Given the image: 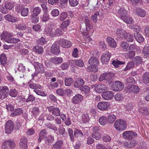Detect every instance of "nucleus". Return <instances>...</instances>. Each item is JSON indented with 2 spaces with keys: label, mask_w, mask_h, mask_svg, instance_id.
<instances>
[{
  "label": "nucleus",
  "mask_w": 149,
  "mask_h": 149,
  "mask_svg": "<svg viewBox=\"0 0 149 149\" xmlns=\"http://www.w3.org/2000/svg\"><path fill=\"white\" fill-rule=\"evenodd\" d=\"M68 133L70 137V141L73 142L74 141V137L77 138L78 139L80 140L84 136L83 133L82 131L77 128L74 130V135L73 130L71 128H69L68 129Z\"/></svg>",
  "instance_id": "obj_1"
},
{
  "label": "nucleus",
  "mask_w": 149,
  "mask_h": 149,
  "mask_svg": "<svg viewBox=\"0 0 149 149\" xmlns=\"http://www.w3.org/2000/svg\"><path fill=\"white\" fill-rule=\"evenodd\" d=\"M13 35L7 31H4L1 34V38L4 41L9 43H16L20 42V40L18 38H11Z\"/></svg>",
  "instance_id": "obj_2"
},
{
  "label": "nucleus",
  "mask_w": 149,
  "mask_h": 149,
  "mask_svg": "<svg viewBox=\"0 0 149 149\" xmlns=\"http://www.w3.org/2000/svg\"><path fill=\"white\" fill-rule=\"evenodd\" d=\"M114 74L112 72L104 73L100 76L99 80L100 81L104 80L106 84L109 85L113 81Z\"/></svg>",
  "instance_id": "obj_3"
},
{
  "label": "nucleus",
  "mask_w": 149,
  "mask_h": 149,
  "mask_svg": "<svg viewBox=\"0 0 149 149\" xmlns=\"http://www.w3.org/2000/svg\"><path fill=\"white\" fill-rule=\"evenodd\" d=\"M115 128L118 131L124 130L127 127L126 122L122 119L117 120L114 123Z\"/></svg>",
  "instance_id": "obj_4"
},
{
  "label": "nucleus",
  "mask_w": 149,
  "mask_h": 149,
  "mask_svg": "<svg viewBox=\"0 0 149 149\" xmlns=\"http://www.w3.org/2000/svg\"><path fill=\"white\" fill-rule=\"evenodd\" d=\"M111 89L115 91H118L122 90L124 88L123 83L119 81H116L111 84Z\"/></svg>",
  "instance_id": "obj_5"
},
{
  "label": "nucleus",
  "mask_w": 149,
  "mask_h": 149,
  "mask_svg": "<svg viewBox=\"0 0 149 149\" xmlns=\"http://www.w3.org/2000/svg\"><path fill=\"white\" fill-rule=\"evenodd\" d=\"M15 144L13 141L10 140L4 142L1 146L2 149H14Z\"/></svg>",
  "instance_id": "obj_6"
},
{
  "label": "nucleus",
  "mask_w": 149,
  "mask_h": 149,
  "mask_svg": "<svg viewBox=\"0 0 149 149\" xmlns=\"http://www.w3.org/2000/svg\"><path fill=\"white\" fill-rule=\"evenodd\" d=\"M14 125V122L11 120H8L5 124V132L7 134H10L13 131Z\"/></svg>",
  "instance_id": "obj_7"
},
{
  "label": "nucleus",
  "mask_w": 149,
  "mask_h": 149,
  "mask_svg": "<svg viewBox=\"0 0 149 149\" xmlns=\"http://www.w3.org/2000/svg\"><path fill=\"white\" fill-rule=\"evenodd\" d=\"M33 65L35 68L36 72L40 74L45 73V70L42 64L39 63L38 62H34Z\"/></svg>",
  "instance_id": "obj_8"
},
{
  "label": "nucleus",
  "mask_w": 149,
  "mask_h": 149,
  "mask_svg": "<svg viewBox=\"0 0 149 149\" xmlns=\"http://www.w3.org/2000/svg\"><path fill=\"white\" fill-rule=\"evenodd\" d=\"M60 46L58 41L55 42L52 45L50 49L51 53L55 55H57L60 52Z\"/></svg>",
  "instance_id": "obj_9"
},
{
  "label": "nucleus",
  "mask_w": 149,
  "mask_h": 149,
  "mask_svg": "<svg viewBox=\"0 0 149 149\" xmlns=\"http://www.w3.org/2000/svg\"><path fill=\"white\" fill-rule=\"evenodd\" d=\"M59 45L64 48H68L72 45L71 42L64 39H60L58 42Z\"/></svg>",
  "instance_id": "obj_10"
},
{
  "label": "nucleus",
  "mask_w": 149,
  "mask_h": 149,
  "mask_svg": "<svg viewBox=\"0 0 149 149\" xmlns=\"http://www.w3.org/2000/svg\"><path fill=\"white\" fill-rule=\"evenodd\" d=\"M48 111L54 116H58L61 115L60 111L59 108L55 107V106H49L47 107Z\"/></svg>",
  "instance_id": "obj_11"
},
{
  "label": "nucleus",
  "mask_w": 149,
  "mask_h": 149,
  "mask_svg": "<svg viewBox=\"0 0 149 149\" xmlns=\"http://www.w3.org/2000/svg\"><path fill=\"white\" fill-rule=\"evenodd\" d=\"M137 134L135 132L132 131H126L124 132L122 134L123 137L126 139H129L136 136Z\"/></svg>",
  "instance_id": "obj_12"
},
{
  "label": "nucleus",
  "mask_w": 149,
  "mask_h": 149,
  "mask_svg": "<svg viewBox=\"0 0 149 149\" xmlns=\"http://www.w3.org/2000/svg\"><path fill=\"white\" fill-rule=\"evenodd\" d=\"M109 105V103L108 102H102L98 104L97 108L101 110L107 111L108 110Z\"/></svg>",
  "instance_id": "obj_13"
},
{
  "label": "nucleus",
  "mask_w": 149,
  "mask_h": 149,
  "mask_svg": "<svg viewBox=\"0 0 149 149\" xmlns=\"http://www.w3.org/2000/svg\"><path fill=\"white\" fill-rule=\"evenodd\" d=\"M110 56V54L109 52H106L103 54L101 58L103 64H107Z\"/></svg>",
  "instance_id": "obj_14"
},
{
  "label": "nucleus",
  "mask_w": 149,
  "mask_h": 149,
  "mask_svg": "<svg viewBox=\"0 0 149 149\" xmlns=\"http://www.w3.org/2000/svg\"><path fill=\"white\" fill-rule=\"evenodd\" d=\"M17 70L19 71V75L20 78L23 77L26 74L25 67L23 64H19L18 65Z\"/></svg>",
  "instance_id": "obj_15"
},
{
  "label": "nucleus",
  "mask_w": 149,
  "mask_h": 149,
  "mask_svg": "<svg viewBox=\"0 0 149 149\" xmlns=\"http://www.w3.org/2000/svg\"><path fill=\"white\" fill-rule=\"evenodd\" d=\"M113 96V92L111 91H105L102 94V98L106 100H110L112 99Z\"/></svg>",
  "instance_id": "obj_16"
},
{
  "label": "nucleus",
  "mask_w": 149,
  "mask_h": 149,
  "mask_svg": "<svg viewBox=\"0 0 149 149\" xmlns=\"http://www.w3.org/2000/svg\"><path fill=\"white\" fill-rule=\"evenodd\" d=\"M27 139L26 137H22L20 140L19 146L22 149H27Z\"/></svg>",
  "instance_id": "obj_17"
},
{
  "label": "nucleus",
  "mask_w": 149,
  "mask_h": 149,
  "mask_svg": "<svg viewBox=\"0 0 149 149\" xmlns=\"http://www.w3.org/2000/svg\"><path fill=\"white\" fill-rule=\"evenodd\" d=\"M95 91L99 93H103L107 90L106 86L104 84H100L95 87Z\"/></svg>",
  "instance_id": "obj_18"
},
{
  "label": "nucleus",
  "mask_w": 149,
  "mask_h": 149,
  "mask_svg": "<svg viewBox=\"0 0 149 149\" xmlns=\"http://www.w3.org/2000/svg\"><path fill=\"white\" fill-rule=\"evenodd\" d=\"M83 100V96L78 94L76 95L72 98V102L74 104H77L80 103Z\"/></svg>",
  "instance_id": "obj_19"
},
{
  "label": "nucleus",
  "mask_w": 149,
  "mask_h": 149,
  "mask_svg": "<svg viewBox=\"0 0 149 149\" xmlns=\"http://www.w3.org/2000/svg\"><path fill=\"white\" fill-rule=\"evenodd\" d=\"M4 17L6 20L12 23H15L19 21L18 18L9 14L5 15Z\"/></svg>",
  "instance_id": "obj_20"
},
{
  "label": "nucleus",
  "mask_w": 149,
  "mask_h": 149,
  "mask_svg": "<svg viewBox=\"0 0 149 149\" xmlns=\"http://www.w3.org/2000/svg\"><path fill=\"white\" fill-rule=\"evenodd\" d=\"M142 80L143 83L149 86V72H145L143 74Z\"/></svg>",
  "instance_id": "obj_21"
},
{
  "label": "nucleus",
  "mask_w": 149,
  "mask_h": 149,
  "mask_svg": "<svg viewBox=\"0 0 149 149\" xmlns=\"http://www.w3.org/2000/svg\"><path fill=\"white\" fill-rule=\"evenodd\" d=\"M84 84V82L83 79L79 77L75 79L74 85L75 87L79 88L83 86Z\"/></svg>",
  "instance_id": "obj_22"
},
{
  "label": "nucleus",
  "mask_w": 149,
  "mask_h": 149,
  "mask_svg": "<svg viewBox=\"0 0 149 149\" xmlns=\"http://www.w3.org/2000/svg\"><path fill=\"white\" fill-rule=\"evenodd\" d=\"M116 34L117 36H119L122 39L125 37L127 35V33L126 31L122 29H118L116 31Z\"/></svg>",
  "instance_id": "obj_23"
},
{
  "label": "nucleus",
  "mask_w": 149,
  "mask_h": 149,
  "mask_svg": "<svg viewBox=\"0 0 149 149\" xmlns=\"http://www.w3.org/2000/svg\"><path fill=\"white\" fill-rule=\"evenodd\" d=\"M117 14L121 19H124V17L127 15V13L125 10L123 8H120L118 10Z\"/></svg>",
  "instance_id": "obj_24"
},
{
  "label": "nucleus",
  "mask_w": 149,
  "mask_h": 149,
  "mask_svg": "<svg viewBox=\"0 0 149 149\" xmlns=\"http://www.w3.org/2000/svg\"><path fill=\"white\" fill-rule=\"evenodd\" d=\"M127 90L130 92L134 93V94H137L139 92L140 88L138 86L136 85H132L128 86Z\"/></svg>",
  "instance_id": "obj_25"
},
{
  "label": "nucleus",
  "mask_w": 149,
  "mask_h": 149,
  "mask_svg": "<svg viewBox=\"0 0 149 149\" xmlns=\"http://www.w3.org/2000/svg\"><path fill=\"white\" fill-rule=\"evenodd\" d=\"M136 40L139 43H142L144 40V38L142 35L139 32L134 33V34Z\"/></svg>",
  "instance_id": "obj_26"
},
{
  "label": "nucleus",
  "mask_w": 149,
  "mask_h": 149,
  "mask_svg": "<svg viewBox=\"0 0 149 149\" xmlns=\"http://www.w3.org/2000/svg\"><path fill=\"white\" fill-rule=\"evenodd\" d=\"M63 145V141L61 140H58L54 144L52 145V149H62Z\"/></svg>",
  "instance_id": "obj_27"
},
{
  "label": "nucleus",
  "mask_w": 149,
  "mask_h": 149,
  "mask_svg": "<svg viewBox=\"0 0 149 149\" xmlns=\"http://www.w3.org/2000/svg\"><path fill=\"white\" fill-rule=\"evenodd\" d=\"M107 41L109 46L111 47L115 48L116 46V43L114 39L110 37L107 38Z\"/></svg>",
  "instance_id": "obj_28"
},
{
  "label": "nucleus",
  "mask_w": 149,
  "mask_h": 149,
  "mask_svg": "<svg viewBox=\"0 0 149 149\" xmlns=\"http://www.w3.org/2000/svg\"><path fill=\"white\" fill-rule=\"evenodd\" d=\"M136 14L138 16L143 17L146 14V11L143 9L139 8H137L135 10Z\"/></svg>",
  "instance_id": "obj_29"
},
{
  "label": "nucleus",
  "mask_w": 149,
  "mask_h": 149,
  "mask_svg": "<svg viewBox=\"0 0 149 149\" xmlns=\"http://www.w3.org/2000/svg\"><path fill=\"white\" fill-rule=\"evenodd\" d=\"M23 113L22 109L20 108H18L15 109L10 114V116L12 117H15L21 115Z\"/></svg>",
  "instance_id": "obj_30"
},
{
  "label": "nucleus",
  "mask_w": 149,
  "mask_h": 149,
  "mask_svg": "<svg viewBox=\"0 0 149 149\" xmlns=\"http://www.w3.org/2000/svg\"><path fill=\"white\" fill-rule=\"evenodd\" d=\"M79 89L82 91L84 92L86 95H88L89 94L90 88L87 86L83 85Z\"/></svg>",
  "instance_id": "obj_31"
},
{
  "label": "nucleus",
  "mask_w": 149,
  "mask_h": 149,
  "mask_svg": "<svg viewBox=\"0 0 149 149\" xmlns=\"http://www.w3.org/2000/svg\"><path fill=\"white\" fill-rule=\"evenodd\" d=\"M52 62L55 65L59 64L61 63L63 61V58L61 57H55L51 58Z\"/></svg>",
  "instance_id": "obj_32"
},
{
  "label": "nucleus",
  "mask_w": 149,
  "mask_h": 149,
  "mask_svg": "<svg viewBox=\"0 0 149 149\" xmlns=\"http://www.w3.org/2000/svg\"><path fill=\"white\" fill-rule=\"evenodd\" d=\"M58 130L59 134L61 136L65 137L68 136L67 133H65V129L63 126H60Z\"/></svg>",
  "instance_id": "obj_33"
},
{
  "label": "nucleus",
  "mask_w": 149,
  "mask_h": 149,
  "mask_svg": "<svg viewBox=\"0 0 149 149\" xmlns=\"http://www.w3.org/2000/svg\"><path fill=\"white\" fill-rule=\"evenodd\" d=\"M125 84L127 85H129V86L134 85L136 82L134 78L132 77L127 78L125 80Z\"/></svg>",
  "instance_id": "obj_34"
},
{
  "label": "nucleus",
  "mask_w": 149,
  "mask_h": 149,
  "mask_svg": "<svg viewBox=\"0 0 149 149\" xmlns=\"http://www.w3.org/2000/svg\"><path fill=\"white\" fill-rule=\"evenodd\" d=\"M31 81H30L28 83V84H30L29 85L31 88L36 89L37 88L41 89L42 88V86L36 83H31Z\"/></svg>",
  "instance_id": "obj_35"
},
{
  "label": "nucleus",
  "mask_w": 149,
  "mask_h": 149,
  "mask_svg": "<svg viewBox=\"0 0 149 149\" xmlns=\"http://www.w3.org/2000/svg\"><path fill=\"white\" fill-rule=\"evenodd\" d=\"M88 63L90 65H97L99 63V61L97 58L92 57L89 59Z\"/></svg>",
  "instance_id": "obj_36"
},
{
  "label": "nucleus",
  "mask_w": 149,
  "mask_h": 149,
  "mask_svg": "<svg viewBox=\"0 0 149 149\" xmlns=\"http://www.w3.org/2000/svg\"><path fill=\"white\" fill-rule=\"evenodd\" d=\"M32 113L33 117L36 118L37 117L39 116L40 111L38 107H34L33 108Z\"/></svg>",
  "instance_id": "obj_37"
},
{
  "label": "nucleus",
  "mask_w": 149,
  "mask_h": 149,
  "mask_svg": "<svg viewBox=\"0 0 149 149\" xmlns=\"http://www.w3.org/2000/svg\"><path fill=\"white\" fill-rule=\"evenodd\" d=\"M70 20L68 19H67L63 22L62 23L60 27L61 29L63 31H64V30H66L67 27L69 26L70 23Z\"/></svg>",
  "instance_id": "obj_38"
},
{
  "label": "nucleus",
  "mask_w": 149,
  "mask_h": 149,
  "mask_svg": "<svg viewBox=\"0 0 149 149\" xmlns=\"http://www.w3.org/2000/svg\"><path fill=\"white\" fill-rule=\"evenodd\" d=\"M136 143V141L134 139H132L130 141L129 143H127L125 144L126 147L129 148H132L134 147Z\"/></svg>",
  "instance_id": "obj_39"
},
{
  "label": "nucleus",
  "mask_w": 149,
  "mask_h": 149,
  "mask_svg": "<svg viewBox=\"0 0 149 149\" xmlns=\"http://www.w3.org/2000/svg\"><path fill=\"white\" fill-rule=\"evenodd\" d=\"M33 50L36 53H37L39 54L42 53L43 52V49L41 46L38 45H36L33 48Z\"/></svg>",
  "instance_id": "obj_40"
},
{
  "label": "nucleus",
  "mask_w": 149,
  "mask_h": 149,
  "mask_svg": "<svg viewBox=\"0 0 149 149\" xmlns=\"http://www.w3.org/2000/svg\"><path fill=\"white\" fill-rule=\"evenodd\" d=\"M1 63L3 66L5 65L7 63V59L6 55L2 53L0 56Z\"/></svg>",
  "instance_id": "obj_41"
},
{
  "label": "nucleus",
  "mask_w": 149,
  "mask_h": 149,
  "mask_svg": "<svg viewBox=\"0 0 149 149\" xmlns=\"http://www.w3.org/2000/svg\"><path fill=\"white\" fill-rule=\"evenodd\" d=\"M107 123L108 124H112L116 118V116L114 115H110L107 117Z\"/></svg>",
  "instance_id": "obj_42"
},
{
  "label": "nucleus",
  "mask_w": 149,
  "mask_h": 149,
  "mask_svg": "<svg viewBox=\"0 0 149 149\" xmlns=\"http://www.w3.org/2000/svg\"><path fill=\"white\" fill-rule=\"evenodd\" d=\"M112 64L116 68H117L119 67V65L125 64V61H120L117 59L116 61L113 60L112 61Z\"/></svg>",
  "instance_id": "obj_43"
},
{
  "label": "nucleus",
  "mask_w": 149,
  "mask_h": 149,
  "mask_svg": "<svg viewBox=\"0 0 149 149\" xmlns=\"http://www.w3.org/2000/svg\"><path fill=\"white\" fill-rule=\"evenodd\" d=\"M124 19H121L125 23L128 24H131L133 21V19L132 18L130 17L127 14L125 15V16L124 17Z\"/></svg>",
  "instance_id": "obj_44"
},
{
  "label": "nucleus",
  "mask_w": 149,
  "mask_h": 149,
  "mask_svg": "<svg viewBox=\"0 0 149 149\" xmlns=\"http://www.w3.org/2000/svg\"><path fill=\"white\" fill-rule=\"evenodd\" d=\"M72 62L74 63L75 65L80 67H83L84 65V63L83 61L80 59L77 60H73L72 61Z\"/></svg>",
  "instance_id": "obj_45"
},
{
  "label": "nucleus",
  "mask_w": 149,
  "mask_h": 149,
  "mask_svg": "<svg viewBox=\"0 0 149 149\" xmlns=\"http://www.w3.org/2000/svg\"><path fill=\"white\" fill-rule=\"evenodd\" d=\"M99 122L100 125H104L107 123V118L104 116H102L99 118Z\"/></svg>",
  "instance_id": "obj_46"
},
{
  "label": "nucleus",
  "mask_w": 149,
  "mask_h": 149,
  "mask_svg": "<svg viewBox=\"0 0 149 149\" xmlns=\"http://www.w3.org/2000/svg\"><path fill=\"white\" fill-rule=\"evenodd\" d=\"M18 92L14 88L11 89L9 91L8 95L13 97H17L18 94Z\"/></svg>",
  "instance_id": "obj_47"
},
{
  "label": "nucleus",
  "mask_w": 149,
  "mask_h": 149,
  "mask_svg": "<svg viewBox=\"0 0 149 149\" xmlns=\"http://www.w3.org/2000/svg\"><path fill=\"white\" fill-rule=\"evenodd\" d=\"M130 28L131 29L136 31V32L141 31V29L140 27L136 24H133L130 26Z\"/></svg>",
  "instance_id": "obj_48"
},
{
  "label": "nucleus",
  "mask_w": 149,
  "mask_h": 149,
  "mask_svg": "<svg viewBox=\"0 0 149 149\" xmlns=\"http://www.w3.org/2000/svg\"><path fill=\"white\" fill-rule=\"evenodd\" d=\"M98 67L97 65H91L88 68V72H97L98 71Z\"/></svg>",
  "instance_id": "obj_49"
},
{
  "label": "nucleus",
  "mask_w": 149,
  "mask_h": 149,
  "mask_svg": "<svg viewBox=\"0 0 149 149\" xmlns=\"http://www.w3.org/2000/svg\"><path fill=\"white\" fill-rule=\"evenodd\" d=\"M31 22L33 23H37L39 21L38 15L32 14L31 15Z\"/></svg>",
  "instance_id": "obj_50"
},
{
  "label": "nucleus",
  "mask_w": 149,
  "mask_h": 149,
  "mask_svg": "<svg viewBox=\"0 0 149 149\" xmlns=\"http://www.w3.org/2000/svg\"><path fill=\"white\" fill-rule=\"evenodd\" d=\"M4 6L6 9L10 10L12 9L13 7V3L10 1H8L5 3Z\"/></svg>",
  "instance_id": "obj_51"
},
{
  "label": "nucleus",
  "mask_w": 149,
  "mask_h": 149,
  "mask_svg": "<svg viewBox=\"0 0 149 149\" xmlns=\"http://www.w3.org/2000/svg\"><path fill=\"white\" fill-rule=\"evenodd\" d=\"M89 120V117L88 114L87 113L84 114L82 116L81 121L84 123H86L88 122Z\"/></svg>",
  "instance_id": "obj_52"
},
{
  "label": "nucleus",
  "mask_w": 149,
  "mask_h": 149,
  "mask_svg": "<svg viewBox=\"0 0 149 149\" xmlns=\"http://www.w3.org/2000/svg\"><path fill=\"white\" fill-rule=\"evenodd\" d=\"M127 40L128 42H132L133 41L134 38L132 35L130 33H127V35L125 36V37L123 38Z\"/></svg>",
  "instance_id": "obj_53"
},
{
  "label": "nucleus",
  "mask_w": 149,
  "mask_h": 149,
  "mask_svg": "<svg viewBox=\"0 0 149 149\" xmlns=\"http://www.w3.org/2000/svg\"><path fill=\"white\" fill-rule=\"evenodd\" d=\"M33 9L32 14L35 15H38L41 11V8L39 7H36L35 8H33Z\"/></svg>",
  "instance_id": "obj_54"
},
{
  "label": "nucleus",
  "mask_w": 149,
  "mask_h": 149,
  "mask_svg": "<svg viewBox=\"0 0 149 149\" xmlns=\"http://www.w3.org/2000/svg\"><path fill=\"white\" fill-rule=\"evenodd\" d=\"M49 19V17L48 14L45 12L41 18V19L42 21L45 22L48 21Z\"/></svg>",
  "instance_id": "obj_55"
},
{
  "label": "nucleus",
  "mask_w": 149,
  "mask_h": 149,
  "mask_svg": "<svg viewBox=\"0 0 149 149\" xmlns=\"http://www.w3.org/2000/svg\"><path fill=\"white\" fill-rule=\"evenodd\" d=\"M115 100L117 101H122L123 99V95L120 93L116 94L114 96Z\"/></svg>",
  "instance_id": "obj_56"
},
{
  "label": "nucleus",
  "mask_w": 149,
  "mask_h": 149,
  "mask_svg": "<svg viewBox=\"0 0 149 149\" xmlns=\"http://www.w3.org/2000/svg\"><path fill=\"white\" fill-rule=\"evenodd\" d=\"M21 15L23 16H27L28 14L29 10L28 8L22 7L21 9Z\"/></svg>",
  "instance_id": "obj_57"
},
{
  "label": "nucleus",
  "mask_w": 149,
  "mask_h": 149,
  "mask_svg": "<svg viewBox=\"0 0 149 149\" xmlns=\"http://www.w3.org/2000/svg\"><path fill=\"white\" fill-rule=\"evenodd\" d=\"M54 141V136L51 135L48 136L46 140L47 144L48 146H50Z\"/></svg>",
  "instance_id": "obj_58"
},
{
  "label": "nucleus",
  "mask_w": 149,
  "mask_h": 149,
  "mask_svg": "<svg viewBox=\"0 0 149 149\" xmlns=\"http://www.w3.org/2000/svg\"><path fill=\"white\" fill-rule=\"evenodd\" d=\"M67 13L66 12H63L60 15L59 19L61 22L64 21L67 17Z\"/></svg>",
  "instance_id": "obj_59"
},
{
  "label": "nucleus",
  "mask_w": 149,
  "mask_h": 149,
  "mask_svg": "<svg viewBox=\"0 0 149 149\" xmlns=\"http://www.w3.org/2000/svg\"><path fill=\"white\" fill-rule=\"evenodd\" d=\"M129 46V44L125 41L121 42L120 44V46L123 49H124L125 51H126L127 50Z\"/></svg>",
  "instance_id": "obj_60"
},
{
  "label": "nucleus",
  "mask_w": 149,
  "mask_h": 149,
  "mask_svg": "<svg viewBox=\"0 0 149 149\" xmlns=\"http://www.w3.org/2000/svg\"><path fill=\"white\" fill-rule=\"evenodd\" d=\"M134 61L136 65H139L143 62L142 58L139 56H136L134 58Z\"/></svg>",
  "instance_id": "obj_61"
},
{
  "label": "nucleus",
  "mask_w": 149,
  "mask_h": 149,
  "mask_svg": "<svg viewBox=\"0 0 149 149\" xmlns=\"http://www.w3.org/2000/svg\"><path fill=\"white\" fill-rule=\"evenodd\" d=\"M15 28L20 30H25L27 28L26 25L24 24H18L15 26Z\"/></svg>",
  "instance_id": "obj_62"
},
{
  "label": "nucleus",
  "mask_w": 149,
  "mask_h": 149,
  "mask_svg": "<svg viewBox=\"0 0 149 149\" xmlns=\"http://www.w3.org/2000/svg\"><path fill=\"white\" fill-rule=\"evenodd\" d=\"M65 85L67 86H70L73 81V79L71 78H67L65 79Z\"/></svg>",
  "instance_id": "obj_63"
},
{
  "label": "nucleus",
  "mask_w": 149,
  "mask_h": 149,
  "mask_svg": "<svg viewBox=\"0 0 149 149\" xmlns=\"http://www.w3.org/2000/svg\"><path fill=\"white\" fill-rule=\"evenodd\" d=\"M47 42V40L43 37H41L39 40H38L36 41V42L38 44L41 45L46 44Z\"/></svg>",
  "instance_id": "obj_64"
}]
</instances>
